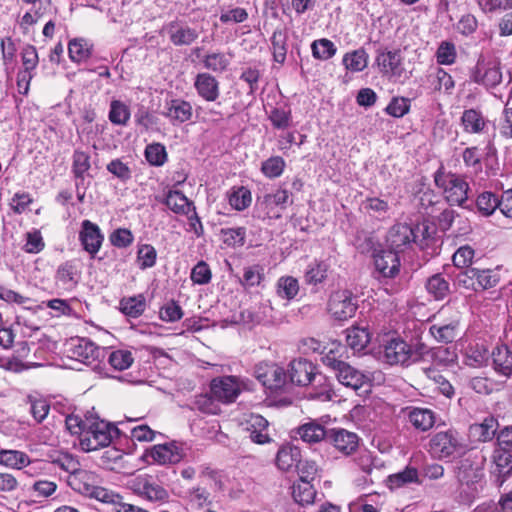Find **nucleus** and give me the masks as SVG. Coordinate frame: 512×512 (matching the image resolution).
<instances>
[{
	"mask_svg": "<svg viewBox=\"0 0 512 512\" xmlns=\"http://www.w3.org/2000/svg\"><path fill=\"white\" fill-rule=\"evenodd\" d=\"M345 347L340 343H332V347L321 357L322 363L334 373L337 380L345 387L354 391L367 384V377L347 362L340 359Z\"/></svg>",
	"mask_w": 512,
	"mask_h": 512,
	"instance_id": "1",
	"label": "nucleus"
},
{
	"mask_svg": "<svg viewBox=\"0 0 512 512\" xmlns=\"http://www.w3.org/2000/svg\"><path fill=\"white\" fill-rule=\"evenodd\" d=\"M120 436V430L98 417L92 416L89 424L81 432L80 446L85 452L95 451L110 445L114 437Z\"/></svg>",
	"mask_w": 512,
	"mask_h": 512,
	"instance_id": "2",
	"label": "nucleus"
},
{
	"mask_svg": "<svg viewBox=\"0 0 512 512\" xmlns=\"http://www.w3.org/2000/svg\"><path fill=\"white\" fill-rule=\"evenodd\" d=\"M435 185L443 190L445 199L450 205L464 207L469 198L470 187L465 176L446 172L443 166L434 174Z\"/></svg>",
	"mask_w": 512,
	"mask_h": 512,
	"instance_id": "3",
	"label": "nucleus"
},
{
	"mask_svg": "<svg viewBox=\"0 0 512 512\" xmlns=\"http://www.w3.org/2000/svg\"><path fill=\"white\" fill-rule=\"evenodd\" d=\"M494 461L497 467V481L502 485L512 473V434L510 427L502 429L497 435V448L494 450Z\"/></svg>",
	"mask_w": 512,
	"mask_h": 512,
	"instance_id": "4",
	"label": "nucleus"
},
{
	"mask_svg": "<svg viewBox=\"0 0 512 512\" xmlns=\"http://www.w3.org/2000/svg\"><path fill=\"white\" fill-rule=\"evenodd\" d=\"M69 356L93 370H98L101 359L105 357V349L97 346L88 338L71 339L69 342Z\"/></svg>",
	"mask_w": 512,
	"mask_h": 512,
	"instance_id": "5",
	"label": "nucleus"
},
{
	"mask_svg": "<svg viewBox=\"0 0 512 512\" xmlns=\"http://www.w3.org/2000/svg\"><path fill=\"white\" fill-rule=\"evenodd\" d=\"M413 244L420 245L423 248L421 243H417L414 229L411 226L397 223L387 232L385 251L398 256L400 253H405Z\"/></svg>",
	"mask_w": 512,
	"mask_h": 512,
	"instance_id": "6",
	"label": "nucleus"
},
{
	"mask_svg": "<svg viewBox=\"0 0 512 512\" xmlns=\"http://www.w3.org/2000/svg\"><path fill=\"white\" fill-rule=\"evenodd\" d=\"M133 492L147 501L164 504L169 501L168 490L152 476H139L132 481Z\"/></svg>",
	"mask_w": 512,
	"mask_h": 512,
	"instance_id": "7",
	"label": "nucleus"
},
{
	"mask_svg": "<svg viewBox=\"0 0 512 512\" xmlns=\"http://www.w3.org/2000/svg\"><path fill=\"white\" fill-rule=\"evenodd\" d=\"M290 199V193L286 189L279 188L275 192L266 193L257 199L256 207L263 213V218H279L286 209Z\"/></svg>",
	"mask_w": 512,
	"mask_h": 512,
	"instance_id": "8",
	"label": "nucleus"
},
{
	"mask_svg": "<svg viewBox=\"0 0 512 512\" xmlns=\"http://www.w3.org/2000/svg\"><path fill=\"white\" fill-rule=\"evenodd\" d=\"M254 376L264 387L272 391L283 388L287 383L286 370L275 363H258L254 367Z\"/></svg>",
	"mask_w": 512,
	"mask_h": 512,
	"instance_id": "9",
	"label": "nucleus"
},
{
	"mask_svg": "<svg viewBox=\"0 0 512 512\" xmlns=\"http://www.w3.org/2000/svg\"><path fill=\"white\" fill-rule=\"evenodd\" d=\"M482 473L474 468L467 460L462 462L457 470V479L460 483L461 495H466V500H473L482 489Z\"/></svg>",
	"mask_w": 512,
	"mask_h": 512,
	"instance_id": "10",
	"label": "nucleus"
},
{
	"mask_svg": "<svg viewBox=\"0 0 512 512\" xmlns=\"http://www.w3.org/2000/svg\"><path fill=\"white\" fill-rule=\"evenodd\" d=\"M328 306L335 319L344 321L354 316L358 305L351 291L340 290L332 294Z\"/></svg>",
	"mask_w": 512,
	"mask_h": 512,
	"instance_id": "11",
	"label": "nucleus"
},
{
	"mask_svg": "<svg viewBox=\"0 0 512 512\" xmlns=\"http://www.w3.org/2000/svg\"><path fill=\"white\" fill-rule=\"evenodd\" d=\"M375 63L382 74L390 77L400 78L404 71L403 57L400 49L387 50L378 48L376 50Z\"/></svg>",
	"mask_w": 512,
	"mask_h": 512,
	"instance_id": "12",
	"label": "nucleus"
},
{
	"mask_svg": "<svg viewBox=\"0 0 512 512\" xmlns=\"http://www.w3.org/2000/svg\"><path fill=\"white\" fill-rule=\"evenodd\" d=\"M164 33L168 36L174 46H189L199 37L196 28L189 26L186 21L174 20L163 27Z\"/></svg>",
	"mask_w": 512,
	"mask_h": 512,
	"instance_id": "13",
	"label": "nucleus"
},
{
	"mask_svg": "<svg viewBox=\"0 0 512 512\" xmlns=\"http://www.w3.org/2000/svg\"><path fill=\"white\" fill-rule=\"evenodd\" d=\"M287 381L298 386L310 384L317 376L316 366L304 358L293 359L286 371Z\"/></svg>",
	"mask_w": 512,
	"mask_h": 512,
	"instance_id": "14",
	"label": "nucleus"
},
{
	"mask_svg": "<svg viewBox=\"0 0 512 512\" xmlns=\"http://www.w3.org/2000/svg\"><path fill=\"white\" fill-rule=\"evenodd\" d=\"M210 392L214 399L223 403H232L239 396L241 389L236 377L224 376L211 381Z\"/></svg>",
	"mask_w": 512,
	"mask_h": 512,
	"instance_id": "15",
	"label": "nucleus"
},
{
	"mask_svg": "<svg viewBox=\"0 0 512 512\" xmlns=\"http://www.w3.org/2000/svg\"><path fill=\"white\" fill-rule=\"evenodd\" d=\"M459 445L456 432H438L430 439L429 452L435 458H448L456 452Z\"/></svg>",
	"mask_w": 512,
	"mask_h": 512,
	"instance_id": "16",
	"label": "nucleus"
},
{
	"mask_svg": "<svg viewBox=\"0 0 512 512\" xmlns=\"http://www.w3.org/2000/svg\"><path fill=\"white\" fill-rule=\"evenodd\" d=\"M327 442L338 452L345 456L354 453L359 445V437L356 433L343 428L329 429Z\"/></svg>",
	"mask_w": 512,
	"mask_h": 512,
	"instance_id": "17",
	"label": "nucleus"
},
{
	"mask_svg": "<svg viewBox=\"0 0 512 512\" xmlns=\"http://www.w3.org/2000/svg\"><path fill=\"white\" fill-rule=\"evenodd\" d=\"M475 83L486 87H495L502 79V73L498 65L494 62H485L479 59L471 76Z\"/></svg>",
	"mask_w": 512,
	"mask_h": 512,
	"instance_id": "18",
	"label": "nucleus"
},
{
	"mask_svg": "<svg viewBox=\"0 0 512 512\" xmlns=\"http://www.w3.org/2000/svg\"><path fill=\"white\" fill-rule=\"evenodd\" d=\"M409 351V345L406 341L400 338L391 339L384 346L382 358L390 365L409 366Z\"/></svg>",
	"mask_w": 512,
	"mask_h": 512,
	"instance_id": "19",
	"label": "nucleus"
},
{
	"mask_svg": "<svg viewBox=\"0 0 512 512\" xmlns=\"http://www.w3.org/2000/svg\"><path fill=\"white\" fill-rule=\"evenodd\" d=\"M83 264L79 259H70L62 263L56 272V281L65 289H73L79 283Z\"/></svg>",
	"mask_w": 512,
	"mask_h": 512,
	"instance_id": "20",
	"label": "nucleus"
},
{
	"mask_svg": "<svg viewBox=\"0 0 512 512\" xmlns=\"http://www.w3.org/2000/svg\"><path fill=\"white\" fill-rule=\"evenodd\" d=\"M185 453L183 448L175 441L155 445L150 450L152 459L161 465L179 463Z\"/></svg>",
	"mask_w": 512,
	"mask_h": 512,
	"instance_id": "21",
	"label": "nucleus"
},
{
	"mask_svg": "<svg viewBox=\"0 0 512 512\" xmlns=\"http://www.w3.org/2000/svg\"><path fill=\"white\" fill-rule=\"evenodd\" d=\"M219 86V81L207 72L197 74L194 80L198 96L207 102H215L219 98Z\"/></svg>",
	"mask_w": 512,
	"mask_h": 512,
	"instance_id": "22",
	"label": "nucleus"
},
{
	"mask_svg": "<svg viewBox=\"0 0 512 512\" xmlns=\"http://www.w3.org/2000/svg\"><path fill=\"white\" fill-rule=\"evenodd\" d=\"M100 477L92 471L79 468L74 475H69L68 485L76 492L88 496V494L100 484Z\"/></svg>",
	"mask_w": 512,
	"mask_h": 512,
	"instance_id": "23",
	"label": "nucleus"
},
{
	"mask_svg": "<svg viewBox=\"0 0 512 512\" xmlns=\"http://www.w3.org/2000/svg\"><path fill=\"white\" fill-rule=\"evenodd\" d=\"M79 237L84 249L91 255H94L99 251L104 239L98 225L90 220H84L82 222Z\"/></svg>",
	"mask_w": 512,
	"mask_h": 512,
	"instance_id": "24",
	"label": "nucleus"
},
{
	"mask_svg": "<svg viewBox=\"0 0 512 512\" xmlns=\"http://www.w3.org/2000/svg\"><path fill=\"white\" fill-rule=\"evenodd\" d=\"M163 115L168 118L173 125L188 122L193 115L192 105L190 102L183 99H171L166 102Z\"/></svg>",
	"mask_w": 512,
	"mask_h": 512,
	"instance_id": "25",
	"label": "nucleus"
},
{
	"mask_svg": "<svg viewBox=\"0 0 512 512\" xmlns=\"http://www.w3.org/2000/svg\"><path fill=\"white\" fill-rule=\"evenodd\" d=\"M296 433L303 442L312 445L322 441L327 442L329 430L316 420H309L308 422L300 425L297 428Z\"/></svg>",
	"mask_w": 512,
	"mask_h": 512,
	"instance_id": "26",
	"label": "nucleus"
},
{
	"mask_svg": "<svg viewBox=\"0 0 512 512\" xmlns=\"http://www.w3.org/2000/svg\"><path fill=\"white\" fill-rule=\"evenodd\" d=\"M156 199L167 206L172 212L180 215H188L193 209V203L178 190H169L163 198Z\"/></svg>",
	"mask_w": 512,
	"mask_h": 512,
	"instance_id": "27",
	"label": "nucleus"
},
{
	"mask_svg": "<svg viewBox=\"0 0 512 512\" xmlns=\"http://www.w3.org/2000/svg\"><path fill=\"white\" fill-rule=\"evenodd\" d=\"M354 245L356 250L362 255L382 256L385 252V249L382 248L378 238L373 233H358Z\"/></svg>",
	"mask_w": 512,
	"mask_h": 512,
	"instance_id": "28",
	"label": "nucleus"
},
{
	"mask_svg": "<svg viewBox=\"0 0 512 512\" xmlns=\"http://www.w3.org/2000/svg\"><path fill=\"white\" fill-rule=\"evenodd\" d=\"M330 272L331 269L327 260L315 261L307 267L304 281L317 291L319 285L325 282Z\"/></svg>",
	"mask_w": 512,
	"mask_h": 512,
	"instance_id": "29",
	"label": "nucleus"
},
{
	"mask_svg": "<svg viewBox=\"0 0 512 512\" xmlns=\"http://www.w3.org/2000/svg\"><path fill=\"white\" fill-rule=\"evenodd\" d=\"M476 206L483 216H490L496 208H499L503 215L508 218L512 217V208L502 207L501 202L492 192L481 193L477 197Z\"/></svg>",
	"mask_w": 512,
	"mask_h": 512,
	"instance_id": "30",
	"label": "nucleus"
},
{
	"mask_svg": "<svg viewBox=\"0 0 512 512\" xmlns=\"http://www.w3.org/2000/svg\"><path fill=\"white\" fill-rule=\"evenodd\" d=\"M269 422L259 414H251L247 421V430L254 443L265 444L270 442L268 434Z\"/></svg>",
	"mask_w": 512,
	"mask_h": 512,
	"instance_id": "31",
	"label": "nucleus"
},
{
	"mask_svg": "<svg viewBox=\"0 0 512 512\" xmlns=\"http://www.w3.org/2000/svg\"><path fill=\"white\" fill-rule=\"evenodd\" d=\"M435 413L428 408L413 407L408 411V421L418 431L426 432L435 424Z\"/></svg>",
	"mask_w": 512,
	"mask_h": 512,
	"instance_id": "32",
	"label": "nucleus"
},
{
	"mask_svg": "<svg viewBox=\"0 0 512 512\" xmlns=\"http://www.w3.org/2000/svg\"><path fill=\"white\" fill-rule=\"evenodd\" d=\"M419 483L418 470L412 466H406L403 470L389 475L386 480V485L390 490H396L410 484Z\"/></svg>",
	"mask_w": 512,
	"mask_h": 512,
	"instance_id": "33",
	"label": "nucleus"
},
{
	"mask_svg": "<svg viewBox=\"0 0 512 512\" xmlns=\"http://www.w3.org/2000/svg\"><path fill=\"white\" fill-rule=\"evenodd\" d=\"M301 461L300 449L296 446L287 444L282 446L276 456V464L279 469L289 471Z\"/></svg>",
	"mask_w": 512,
	"mask_h": 512,
	"instance_id": "34",
	"label": "nucleus"
},
{
	"mask_svg": "<svg viewBox=\"0 0 512 512\" xmlns=\"http://www.w3.org/2000/svg\"><path fill=\"white\" fill-rule=\"evenodd\" d=\"M492 360L495 371L509 378L512 374V357L507 345L497 346L492 351Z\"/></svg>",
	"mask_w": 512,
	"mask_h": 512,
	"instance_id": "35",
	"label": "nucleus"
},
{
	"mask_svg": "<svg viewBox=\"0 0 512 512\" xmlns=\"http://www.w3.org/2000/svg\"><path fill=\"white\" fill-rule=\"evenodd\" d=\"M374 276L380 278H395L400 273V258H374Z\"/></svg>",
	"mask_w": 512,
	"mask_h": 512,
	"instance_id": "36",
	"label": "nucleus"
},
{
	"mask_svg": "<svg viewBox=\"0 0 512 512\" xmlns=\"http://www.w3.org/2000/svg\"><path fill=\"white\" fill-rule=\"evenodd\" d=\"M498 423L493 417L485 418L482 423L473 424L469 428L470 436L479 442L491 440L497 430Z\"/></svg>",
	"mask_w": 512,
	"mask_h": 512,
	"instance_id": "37",
	"label": "nucleus"
},
{
	"mask_svg": "<svg viewBox=\"0 0 512 512\" xmlns=\"http://www.w3.org/2000/svg\"><path fill=\"white\" fill-rule=\"evenodd\" d=\"M369 55L364 48L347 52L342 58V64L348 71L361 72L368 66Z\"/></svg>",
	"mask_w": 512,
	"mask_h": 512,
	"instance_id": "38",
	"label": "nucleus"
},
{
	"mask_svg": "<svg viewBox=\"0 0 512 512\" xmlns=\"http://www.w3.org/2000/svg\"><path fill=\"white\" fill-rule=\"evenodd\" d=\"M345 333L347 346L355 352L364 350L370 342V333L366 328L351 327Z\"/></svg>",
	"mask_w": 512,
	"mask_h": 512,
	"instance_id": "39",
	"label": "nucleus"
},
{
	"mask_svg": "<svg viewBox=\"0 0 512 512\" xmlns=\"http://www.w3.org/2000/svg\"><path fill=\"white\" fill-rule=\"evenodd\" d=\"M92 52V45L83 38H75L68 44V54L71 61L81 63L86 61Z\"/></svg>",
	"mask_w": 512,
	"mask_h": 512,
	"instance_id": "40",
	"label": "nucleus"
},
{
	"mask_svg": "<svg viewBox=\"0 0 512 512\" xmlns=\"http://www.w3.org/2000/svg\"><path fill=\"white\" fill-rule=\"evenodd\" d=\"M287 32L283 29H276L271 37V45L273 51V60L279 64H283L287 54Z\"/></svg>",
	"mask_w": 512,
	"mask_h": 512,
	"instance_id": "41",
	"label": "nucleus"
},
{
	"mask_svg": "<svg viewBox=\"0 0 512 512\" xmlns=\"http://www.w3.org/2000/svg\"><path fill=\"white\" fill-rule=\"evenodd\" d=\"M131 112L128 105L120 100H112L108 119L113 125L126 126L130 120Z\"/></svg>",
	"mask_w": 512,
	"mask_h": 512,
	"instance_id": "42",
	"label": "nucleus"
},
{
	"mask_svg": "<svg viewBox=\"0 0 512 512\" xmlns=\"http://www.w3.org/2000/svg\"><path fill=\"white\" fill-rule=\"evenodd\" d=\"M458 325V321H451L444 325L434 324L429 331L438 342L451 343L458 335Z\"/></svg>",
	"mask_w": 512,
	"mask_h": 512,
	"instance_id": "43",
	"label": "nucleus"
},
{
	"mask_svg": "<svg viewBox=\"0 0 512 512\" xmlns=\"http://www.w3.org/2000/svg\"><path fill=\"white\" fill-rule=\"evenodd\" d=\"M0 464L20 470L30 464L29 456L18 450H1Z\"/></svg>",
	"mask_w": 512,
	"mask_h": 512,
	"instance_id": "44",
	"label": "nucleus"
},
{
	"mask_svg": "<svg viewBox=\"0 0 512 512\" xmlns=\"http://www.w3.org/2000/svg\"><path fill=\"white\" fill-rule=\"evenodd\" d=\"M292 495L294 500L301 504H310L314 501L316 490L310 481L299 480L293 485Z\"/></svg>",
	"mask_w": 512,
	"mask_h": 512,
	"instance_id": "45",
	"label": "nucleus"
},
{
	"mask_svg": "<svg viewBox=\"0 0 512 512\" xmlns=\"http://www.w3.org/2000/svg\"><path fill=\"white\" fill-rule=\"evenodd\" d=\"M461 121L464 130L468 133H480L486 125V121L481 112L475 109L465 110Z\"/></svg>",
	"mask_w": 512,
	"mask_h": 512,
	"instance_id": "46",
	"label": "nucleus"
},
{
	"mask_svg": "<svg viewBox=\"0 0 512 512\" xmlns=\"http://www.w3.org/2000/svg\"><path fill=\"white\" fill-rule=\"evenodd\" d=\"M464 274L470 279H476L482 289L492 288L499 281L497 274L493 273L490 269L468 268L464 271Z\"/></svg>",
	"mask_w": 512,
	"mask_h": 512,
	"instance_id": "47",
	"label": "nucleus"
},
{
	"mask_svg": "<svg viewBox=\"0 0 512 512\" xmlns=\"http://www.w3.org/2000/svg\"><path fill=\"white\" fill-rule=\"evenodd\" d=\"M146 308V299L143 295H137L129 298H123L120 301L121 311L132 318H137L143 314Z\"/></svg>",
	"mask_w": 512,
	"mask_h": 512,
	"instance_id": "48",
	"label": "nucleus"
},
{
	"mask_svg": "<svg viewBox=\"0 0 512 512\" xmlns=\"http://www.w3.org/2000/svg\"><path fill=\"white\" fill-rule=\"evenodd\" d=\"M311 50L313 57L318 60H328L337 52L335 44L326 38L314 40L311 44Z\"/></svg>",
	"mask_w": 512,
	"mask_h": 512,
	"instance_id": "49",
	"label": "nucleus"
},
{
	"mask_svg": "<svg viewBox=\"0 0 512 512\" xmlns=\"http://www.w3.org/2000/svg\"><path fill=\"white\" fill-rule=\"evenodd\" d=\"M426 289L435 300H443L449 293V283L439 274H436L427 280Z\"/></svg>",
	"mask_w": 512,
	"mask_h": 512,
	"instance_id": "50",
	"label": "nucleus"
},
{
	"mask_svg": "<svg viewBox=\"0 0 512 512\" xmlns=\"http://www.w3.org/2000/svg\"><path fill=\"white\" fill-rule=\"evenodd\" d=\"M51 463L69 473V475H74L80 468L78 459L68 452H59L57 455L51 456Z\"/></svg>",
	"mask_w": 512,
	"mask_h": 512,
	"instance_id": "51",
	"label": "nucleus"
},
{
	"mask_svg": "<svg viewBox=\"0 0 512 512\" xmlns=\"http://www.w3.org/2000/svg\"><path fill=\"white\" fill-rule=\"evenodd\" d=\"M409 345V359L410 365L420 361H430L431 352L433 348H430L424 342L419 339L411 340Z\"/></svg>",
	"mask_w": 512,
	"mask_h": 512,
	"instance_id": "52",
	"label": "nucleus"
},
{
	"mask_svg": "<svg viewBox=\"0 0 512 512\" xmlns=\"http://www.w3.org/2000/svg\"><path fill=\"white\" fill-rule=\"evenodd\" d=\"M145 158L152 166H162L167 161L165 146L160 143L149 144L145 148Z\"/></svg>",
	"mask_w": 512,
	"mask_h": 512,
	"instance_id": "53",
	"label": "nucleus"
},
{
	"mask_svg": "<svg viewBox=\"0 0 512 512\" xmlns=\"http://www.w3.org/2000/svg\"><path fill=\"white\" fill-rule=\"evenodd\" d=\"M229 64L230 59L221 52L207 54L203 59L204 67L217 73L225 71Z\"/></svg>",
	"mask_w": 512,
	"mask_h": 512,
	"instance_id": "54",
	"label": "nucleus"
},
{
	"mask_svg": "<svg viewBox=\"0 0 512 512\" xmlns=\"http://www.w3.org/2000/svg\"><path fill=\"white\" fill-rule=\"evenodd\" d=\"M229 204L236 210H244L252 200L251 192L245 187H239L231 191L228 196Z\"/></svg>",
	"mask_w": 512,
	"mask_h": 512,
	"instance_id": "55",
	"label": "nucleus"
},
{
	"mask_svg": "<svg viewBox=\"0 0 512 512\" xmlns=\"http://www.w3.org/2000/svg\"><path fill=\"white\" fill-rule=\"evenodd\" d=\"M134 361L132 353L128 350H115L108 356L109 364L119 371L128 369Z\"/></svg>",
	"mask_w": 512,
	"mask_h": 512,
	"instance_id": "56",
	"label": "nucleus"
},
{
	"mask_svg": "<svg viewBox=\"0 0 512 512\" xmlns=\"http://www.w3.org/2000/svg\"><path fill=\"white\" fill-rule=\"evenodd\" d=\"M299 291V285L296 278L292 276H285L279 278L277 282V293L280 297L285 299H293Z\"/></svg>",
	"mask_w": 512,
	"mask_h": 512,
	"instance_id": "57",
	"label": "nucleus"
},
{
	"mask_svg": "<svg viewBox=\"0 0 512 512\" xmlns=\"http://www.w3.org/2000/svg\"><path fill=\"white\" fill-rule=\"evenodd\" d=\"M286 166L284 159L280 156H272L262 162L261 171L268 178L279 177Z\"/></svg>",
	"mask_w": 512,
	"mask_h": 512,
	"instance_id": "58",
	"label": "nucleus"
},
{
	"mask_svg": "<svg viewBox=\"0 0 512 512\" xmlns=\"http://www.w3.org/2000/svg\"><path fill=\"white\" fill-rule=\"evenodd\" d=\"M90 169V156L84 151L76 150L73 154L72 171L76 179L83 180L84 174Z\"/></svg>",
	"mask_w": 512,
	"mask_h": 512,
	"instance_id": "59",
	"label": "nucleus"
},
{
	"mask_svg": "<svg viewBox=\"0 0 512 512\" xmlns=\"http://www.w3.org/2000/svg\"><path fill=\"white\" fill-rule=\"evenodd\" d=\"M269 120L276 129H287L291 125L292 115L290 109L273 108L269 114Z\"/></svg>",
	"mask_w": 512,
	"mask_h": 512,
	"instance_id": "60",
	"label": "nucleus"
},
{
	"mask_svg": "<svg viewBox=\"0 0 512 512\" xmlns=\"http://www.w3.org/2000/svg\"><path fill=\"white\" fill-rule=\"evenodd\" d=\"M456 48L452 42L443 41L436 52L437 62L441 65H451L456 59Z\"/></svg>",
	"mask_w": 512,
	"mask_h": 512,
	"instance_id": "61",
	"label": "nucleus"
},
{
	"mask_svg": "<svg viewBox=\"0 0 512 512\" xmlns=\"http://www.w3.org/2000/svg\"><path fill=\"white\" fill-rule=\"evenodd\" d=\"M88 497L94 498L103 503L113 504L115 507H117L120 500H122V497L119 494L101 487L99 484H97L95 488L88 494Z\"/></svg>",
	"mask_w": 512,
	"mask_h": 512,
	"instance_id": "62",
	"label": "nucleus"
},
{
	"mask_svg": "<svg viewBox=\"0 0 512 512\" xmlns=\"http://www.w3.org/2000/svg\"><path fill=\"white\" fill-rule=\"evenodd\" d=\"M245 229L242 227L222 230L223 242L231 247L243 246L245 242Z\"/></svg>",
	"mask_w": 512,
	"mask_h": 512,
	"instance_id": "63",
	"label": "nucleus"
},
{
	"mask_svg": "<svg viewBox=\"0 0 512 512\" xmlns=\"http://www.w3.org/2000/svg\"><path fill=\"white\" fill-rule=\"evenodd\" d=\"M133 240L132 232L126 228L115 229L109 235L110 243L117 248H126L132 244Z\"/></svg>",
	"mask_w": 512,
	"mask_h": 512,
	"instance_id": "64",
	"label": "nucleus"
}]
</instances>
